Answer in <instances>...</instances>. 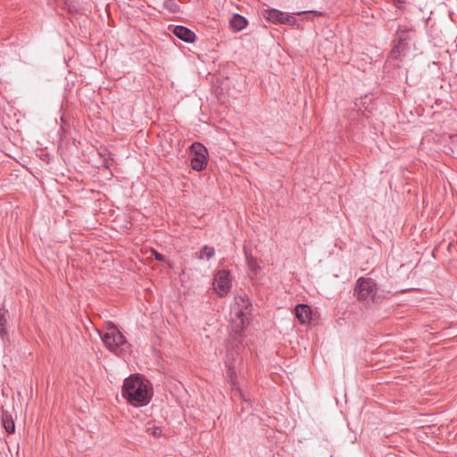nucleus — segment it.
<instances>
[{
    "mask_svg": "<svg viewBox=\"0 0 457 457\" xmlns=\"http://www.w3.org/2000/svg\"><path fill=\"white\" fill-rule=\"evenodd\" d=\"M306 12H297L298 15H301L302 13H305Z\"/></svg>",
    "mask_w": 457,
    "mask_h": 457,
    "instance_id": "obj_22",
    "label": "nucleus"
},
{
    "mask_svg": "<svg viewBox=\"0 0 457 457\" xmlns=\"http://www.w3.org/2000/svg\"><path fill=\"white\" fill-rule=\"evenodd\" d=\"M195 156L191 159V167L193 170L200 171L204 170L207 163V150L200 143H194L190 146Z\"/></svg>",
    "mask_w": 457,
    "mask_h": 457,
    "instance_id": "obj_4",
    "label": "nucleus"
},
{
    "mask_svg": "<svg viewBox=\"0 0 457 457\" xmlns=\"http://www.w3.org/2000/svg\"><path fill=\"white\" fill-rule=\"evenodd\" d=\"M214 288L220 295H226L231 287L230 274L228 270H219L214 279Z\"/></svg>",
    "mask_w": 457,
    "mask_h": 457,
    "instance_id": "obj_5",
    "label": "nucleus"
},
{
    "mask_svg": "<svg viewBox=\"0 0 457 457\" xmlns=\"http://www.w3.org/2000/svg\"><path fill=\"white\" fill-rule=\"evenodd\" d=\"M1 422L8 434H13L15 431V425L12 416L5 411L1 412Z\"/></svg>",
    "mask_w": 457,
    "mask_h": 457,
    "instance_id": "obj_11",
    "label": "nucleus"
},
{
    "mask_svg": "<svg viewBox=\"0 0 457 457\" xmlns=\"http://www.w3.org/2000/svg\"><path fill=\"white\" fill-rule=\"evenodd\" d=\"M406 42L405 39H400L398 44L394 46L390 52V58L397 59L402 54L405 52Z\"/></svg>",
    "mask_w": 457,
    "mask_h": 457,
    "instance_id": "obj_14",
    "label": "nucleus"
},
{
    "mask_svg": "<svg viewBox=\"0 0 457 457\" xmlns=\"http://www.w3.org/2000/svg\"><path fill=\"white\" fill-rule=\"evenodd\" d=\"M7 314H8V312L6 310H4V309L0 310V336L2 338L8 336Z\"/></svg>",
    "mask_w": 457,
    "mask_h": 457,
    "instance_id": "obj_13",
    "label": "nucleus"
},
{
    "mask_svg": "<svg viewBox=\"0 0 457 457\" xmlns=\"http://www.w3.org/2000/svg\"><path fill=\"white\" fill-rule=\"evenodd\" d=\"M229 23L234 29L240 31L246 27L247 21L240 14H234Z\"/></svg>",
    "mask_w": 457,
    "mask_h": 457,
    "instance_id": "obj_12",
    "label": "nucleus"
},
{
    "mask_svg": "<svg viewBox=\"0 0 457 457\" xmlns=\"http://www.w3.org/2000/svg\"><path fill=\"white\" fill-rule=\"evenodd\" d=\"M295 313L300 323L306 324L311 321L312 310L307 304H297L295 308Z\"/></svg>",
    "mask_w": 457,
    "mask_h": 457,
    "instance_id": "obj_8",
    "label": "nucleus"
},
{
    "mask_svg": "<svg viewBox=\"0 0 457 457\" xmlns=\"http://www.w3.org/2000/svg\"><path fill=\"white\" fill-rule=\"evenodd\" d=\"M354 295L367 306L377 303L379 299L376 282L370 278H360L354 287Z\"/></svg>",
    "mask_w": 457,
    "mask_h": 457,
    "instance_id": "obj_2",
    "label": "nucleus"
},
{
    "mask_svg": "<svg viewBox=\"0 0 457 457\" xmlns=\"http://www.w3.org/2000/svg\"><path fill=\"white\" fill-rule=\"evenodd\" d=\"M227 377L228 378L230 384H231V391L233 394V397L239 399H242L245 402H247L246 395L242 391V389L237 386L235 377H236V370L232 367H228L227 370Z\"/></svg>",
    "mask_w": 457,
    "mask_h": 457,
    "instance_id": "obj_7",
    "label": "nucleus"
},
{
    "mask_svg": "<svg viewBox=\"0 0 457 457\" xmlns=\"http://www.w3.org/2000/svg\"><path fill=\"white\" fill-rule=\"evenodd\" d=\"M121 395L136 407L146 405L151 399L146 383L137 376H130L124 380Z\"/></svg>",
    "mask_w": 457,
    "mask_h": 457,
    "instance_id": "obj_1",
    "label": "nucleus"
},
{
    "mask_svg": "<svg viewBox=\"0 0 457 457\" xmlns=\"http://www.w3.org/2000/svg\"><path fill=\"white\" fill-rule=\"evenodd\" d=\"M104 345L112 352H116L120 345L126 342L125 337L114 326L110 327L107 331L101 336Z\"/></svg>",
    "mask_w": 457,
    "mask_h": 457,
    "instance_id": "obj_3",
    "label": "nucleus"
},
{
    "mask_svg": "<svg viewBox=\"0 0 457 457\" xmlns=\"http://www.w3.org/2000/svg\"><path fill=\"white\" fill-rule=\"evenodd\" d=\"M235 309H243L244 311H248L249 313H251L252 304L245 294L239 295L235 297V303L232 306V312H235Z\"/></svg>",
    "mask_w": 457,
    "mask_h": 457,
    "instance_id": "obj_10",
    "label": "nucleus"
},
{
    "mask_svg": "<svg viewBox=\"0 0 457 457\" xmlns=\"http://www.w3.org/2000/svg\"><path fill=\"white\" fill-rule=\"evenodd\" d=\"M282 12L277 9H270L267 11L266 18L274 23H278Z\"/></svg>",
    "mask_w": 457,
    "mask_h": 457,
    "instance_id": "obj_16",
    "label": "nucleus"
},
{
    "mask_svg": "<svg viewBox=\"0 0 457 457\" xmlns=\"http://www.w3.org/2000/svg\"><path fill=\"white\" fill-rule=\"evenodd\" d=\"M153 253H154V255L156 260H158V261H163L164 260L163 255L159 253H157L156 251H153Z\"/></svg>",
    "mask_w": 457,
    "mask_h": 457,
    "instance_id": "obj_21",
    "label": "nucleus"
},
{
    "mask_svg": "<svg viewBox=\"0 0 457 457\" xmlns=\"http://www.w3.org/2000/svg\"><path fill=\"white\" fill-rule=\"evenodd\" d=\"M215 253L214 248L204 245L201 251L199 252L198 258L199 259H204L210 260Z\"/></svg>",
    "mask_w": 457,
    "mask_h": 457,
    "instance_id": "obj_15",
    "label": "nucleus"
},
{
    "mask_svg": "<svg viewBox=\"0 0 457 457\" xmlns=\"http://www.w3.org/2000/svg\"><path fill=\"white\" fill-rule=\"evenodd\" d=\"M152 434L155 437H159L162 435V429L158 427H153L152 428Z\"/></svg>",
    "mask_w": 457,
    "mask_h": 457,
    "instance_id": "obj_18",
    "label": "nucleus"
},
{
    "mask_svg": "<svg viewBox=\"0 0 457 457\" xmlns=\"http://www.w3.org/2000/svg\"><path fill=\"white\" fill-rule=\"evenodd\" d=\"M247 264L252 270H255L258 268L256 260L253 257L246 256Z\"/></svg>",
    "mask_w": 457,
    "mask_h": 457,
    "instance_id": "obj_17",
    "label": "nucleus"
},
{
    "mask_svg": "<svg viewBox=\"0 0 457 457\" xmlns=\"http://www.w3.org/2000/svg\"><path fill=\"white\" fill-rule=\"evenodd\" d=\"M285 19H286L285 24L293 25L295 22V18L293 15L288 14V17L285 18Z\"/></svg>",
    "mask_w": 457,
    "mask_h": 457,
    "instance_id": "obj_19",
    "label": "nucleus"
},
{
    "mask_svg": "<svg viewBox=\"0 0 457 457\" xmlns=\"http://www.w3.org/2000/svg\"><path fill=\"white\" fill-rule=\"evenodd\" d=\"M287 17H288V13L282 12V15L280 16V20H279L278 23L285 24L286 23L285 18H287Z\"/></svg>",
    "mask_w": 457,
    "mask_h": 457,
    "instance_id": "obj_20",
    "label": "nucleus"
},
{
    "mask_svg": "<svg viewBox=\"0 0 457 457\" xmlns=\"http://www.w3.org/2000/svg\"><path fill=\"white\" fill-rule=\"evenodd\" d=\"M232 314H234V317L231 320V329L235 334H240L248 322L251 313L243 309H235V312H232Z\"/></svg>",
    "mask_w": 457,
    "mask_h": 457,
    "instance_id": "obj_6",
    "label": "nucleus"
},
{
    "mask_svg": "<svg viewBox=\"0 0 457 457\" xmlns=\"http://www.w3.org/2000/svg\"><path fill=\"white\" fill-rule=\"evenodd\" d=\"M173 33L185 42L192 43L195 40V34L184 26H176L173 29Z\"/></svg>",
    "mask_w": 457,
    "mask_h": 457,
    "instance_id": "obj_9",
    "label": "nucleus"
}]
</instances>
